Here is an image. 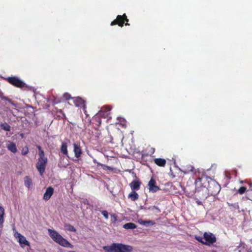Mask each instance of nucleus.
Instances as JSON below:
<instances>
[{"mask_svg":"<svg viewBox=\"0 0 252 252\" xmlns=\"http://www.w3.org/2000/svg\"><path fill=\"white\" fill-rule=\"evenodd\" d=\"M128 198L131 201H135L139 198V195L135 191H132L128 195Z\"/></svg>","mask_w":252,"mask_h":252,"instance_id":"6ab92c4d","label":"nucleus"},{"mask_svg":"<svg viewBox=\"0 0 252 252\" xmlns=\"http://www.w3.org/2000/svg\"><path fill=\"white\" fill-rule=\"evenodd\" d=\"M5 80L15 87L21 89L27 87L26 84L17 76H9L5 78Z\"/></svg>","mask_w":252,"mask_h":252,"instance_id":"20e7f679","label":"nucleus"},{"mask_svg":"<svg viewBox=\"0 0 252 252\" xmlns=\"http://www.w3.org/2000/svg\"><path fill=\"white\" fill-rule=\"evenodd\" d=\"M149 209H151V210L155 209V210H156L157 213H160L161 212L160 210L158 208V207L157 206H151L149 208Z\"/></svg>","mask_w":252,"mask_h":252,"instance_id":"72a5a7b5","label":"nucleus"},{"mask_svg":"<svg viewBox=\"0 0 252 252\" xmlns=\"http://www.w3.org/2000/svg\"><path fill=\"white\" fill-rule=\"evenodd\" d=\"M213 252H216V251H213Z\"/></svg>","mask_w":252,"mask_h":252,"instance_id":"a19ab883","label":"nucleus"},{"mask_svg":"<svg viewBox=\"0 0 252 252\" xmlns=\"http://www.w3.org/2000/svg\"><path fill=\"white\" fill-rule=\"evenodd\" d=\"M141 224L148 226L149 224L153 225L154 224V222H153L152 220H142L140 222Z\"/></svg>","mask_w":252,"mask_h":252,"instance_id":"bb28decb","label":"nucleus"},{"mask_svg":"<svg viewBox=\"0 0 252 252\" xmlns=\"http://www.w3.org/2000/svg\"><path fill=\"white\" fill-rule=\"evenodd\" d=\"M202 178L201 177H198L195 181V184L196 186L199 187H201L202 186L201 181H202Z\"/></svg>","mask_w":252,"mask_h":252,"instance_id":"a878e982","label":"nucleus"},{"mask_svg":"<svg viewBox=\"0 0 252 252\" xmlns=\"http://www.w3.org/2000/svg\"><path fill=\"white\" fill-rule=\"evenodd\" d=\"M141 184V182L139 180H135L129 184V186L131 190L136 191L140 189Z\"/></svg>","mask_w":252,"mask_h":252,"instance_id":"f8f14e48","label":"nucleus"},{"mask_svg":"<svg viewBox=\"0 0 252 252\" xmlns=\"http://www.w3.org/2000/svg\"><path fill=\"white\" fill-rule=\"evenodd\" d=\"M48 231L49 236L55 242L63 247L73 248V246L57 231L51 229H48Z\"/></svg>","mask_w":252,"mask_h":252,"instance_id":"7ed1b4c3","label":"nucleus"},{"mask_svg":"<svg viewBox=\"0 0 252 252\" xmlns=\"http://www.w3.org/2000/svg\"><path fill=\"white\" fill-rule=\"evenodd\" d=\"M154 162L157 165L160 167H164L166 163V160L161 158H155Z\"/></svg>","mask_w":252,"mask_h":252,"instance_id":"a211bd4d","label":"nucleus"},{"mask_svg":"<svg viewBox=\"0 0 252 252\" xmlns=\"http://www.w3.org/2000/svg\"><path fill=\"white\" fill-rule=\"evenodd\" d=\"M247 190V188L245 187H241L238 190L237 193L240 194H244Z\"/></svg>","mask_w":252,"mask_h":252,"instance_id":"cd10ccee","label":"nucleus"},{"mask_svg":"<svg viewBox=\"0 0 252 252\" xmlns=\"http://www.w3.org/2000/svg\"><path fill=\"white\" fill-rule=\"evenodd\" d=\"M63 97L66 100H68L71 98L72 99V98H73V97H71V95L67 93H65L63 94Z\"/></svg>","mask_w":252,"mask_h":252,"instance_id":"c85d7f7f","label":"nucleus"},{"mask_svg":"<svg viewBox=\"0 0 252 252\" xmlns=\"http://www.w3.org/2000/svg\"><path fill=\"white\" fill-rule=\"evenodd\" d=\"M14 237L17 239L18 242L19 243L22 247L25 246H30V243L27 241L23 235L18 232H16L14 234Z\"/></svg>","mask_w":252,"mask_h":252,"instance_id":"1a4fd4ad","label":"nucleus"},{"mask_svg":"<svg viewBox=\"0 0 252 252\" xmlns=\"http://www.w3.org/2000/svg\"><path fill=\"white\" fill-rule=\"evenodd\" d=\"M111 221L113 223H115L117 220V216L116 214H113L111 215Z\"/></svg>","mask_w":252,"mask_h":252,"instance_id":"7c9ffc66","label":"nucleus"},{"mask_svg":"<svg viewBox=\"0 0 252 252\" xmlns=\"http://www.w3.org/2000/svg\"><path fill=\"white\" fill-rule=\"evenodd\" d=\"M156 182L155 180L152 178L149 181L148 186V189L150 192H156L157 191L160 190V188L158 186L156 185Z\"/></svg>","mask_w":252,"mask_h":252,"instance_id":"9d476101","label":"nucleus"},{"mask_svg":"<svg viewBox=\"0 0 252 252\" xmlns=\"http://www.w3.org/2000/svg\"><path fill=\"white\" fill-rule=\"evenodd\" d=\"M61 152L63 155L68 157V153L67 151V145L65 142H63L61 147Z\"/></svg>","mask_w":252,"mask_h":252,"instance_id":"aec40b11","label":"nucleus"},{"mask_svg":"<svg viewBox=\"0 0 252 252\" xmlns=\"http://www.w3.org/2000/svg\"><path fill=\"white\" fill-rule=\"evenodd\" d=\"M4 215V208L0 206V215Z\"/></svg>","mask_w":252,"mask_h":252,"instance_id":"58836bf2","label":"nucleus"},{"mask_svg":"<svg viewBox=\"0 0 252 252\" xmlns=\"http://www.w3.org/2000/svg\"><path fill=\"white\" fill-rule=\"evenodd\" d=\"M74 105L77 107H82L84 113L87 115L86 110V105L85 101L82 98L79 97L72 98Z\"/></svg>","mask_w":252,"mask_h":252,"instance_id":"6e6552de","label":"nucleus"},{"mask_svg":"<svg viewBox=\"0 0 252 252\" xmlns=\"http://www.w3.org/2000/svg\"><path fill=\"white\" fill-rule=\"evenodd\" d=\"M189 168V170L188 171H190L191 172H195V168H194V167L192 166H190L188 167Z\"/></svg>","mask_w":252,"mask_h":252,"instance_id":"4c0bfd02","label":"nucleus"},{"mask_svg":"<svg viewBox=\"0 0 252 252\" xmlns=\"http://www.w3.org/2000/svg\"><path fill=\"white\" fill-rule=\"evenodd\" d=\"M57 117L60 119H66V116L62 110H58L57 111Z\"/></svg>","mask_w":252,"mask_h":252,"instance_id":"393cba45","label":"nucleus"},{"mask_svg":"<svg viewBox=\"0 0 252 252\" xmlns=\"http://www.w3.org/2000/svg\"><path fill=\"white\" fill-rule=\"evenodd\" d=\"M228 205L229 206L233 207V208H234L235 209H239V204L238 203H236L234 204H228Z\"/></svg>","mask_w":252,"mask_h":252,"instance_id":"f704fd0d","label":"nucleus"},{"mask_svg":"<svg viewBox=\"0 0 252 252\" xmlns=\"http://www.w3.org/2000/svg\"><path fill=\"white\" fill-rule=\"evenodd\" d=\"M110 109L108 110H103L101 109L97 114H100V117L102 118H107L108 115H109L110 113Z\"/></svg>","mask_w":252,"mask_h":252,"instance_id":"412c9836","label":"nucleus"},{"mask_svg":"<svg viewBox=\"0 0 252 252\" xmlns=\"http://www.w3.org/2000/svg\"><path fill=\"white\" fill-rule=\"evenodd\" d=\"M24 185L29 189H31L32 186V179L28 176H26L24 179Z\"/></svg>","mask_w":252,"mask_h":252,"instance_id":"f3484780","label":"nucleus"},{"mask_svg":"<svg viewBox=\"0 0 252 252\" xmlns=\"http://www.w3.org/2000/svg\"><path fill=\"white\" fill-rule=\"evenodd\" d=\"M148 149H149V154H147V153H140L139 152V153L140 154L141 156V159L142 160H144V161H145V158L147 157H148L149 155H152V154H153L155 152V148H153V147H149L148 148Z\"/></svg>","mask_w":252,"mask_h":252,"instance_id":"2eb2a0df","label":"nucleus"},{"mask_svg":"<svg viewBox=\"0 0 252 252\" xmlns=\"http://www.w3.org/2000/svg\"><path fill=\"white\" fill-rule=\"evenodd\" d=\"M106 252H132L133 247L130 245L114 243L109 246L103 247Z\"/></svg>","mask_w":252,"mask_h":252,"instance_id":"f257e3e1","label":"nucleus"},{"mask_svg":"<svg viewBox=\"0 0 252 252\" xmlns=\"http://www.w3.org/2000/svg\"><path fill=\"white\" fill-rule=\"evenodd\" d=\"M93 161H94V163L97 164V166H105V167H107L108 169L110 168V167H109V166H105V165H103V164H101L100 163L97 162L96 159H94Z\"/></svg>","mask_w":252,"mask_h":252,"instance_id":"e433bc0d","label":"nucleus"},{"mask_svg":"<svg viewBox=\"0 0 252 252\" xmlns=\"http://www.w3.org/2000/svg\"><path fill=\"white\" fill-rule=\"evenodd\" d=\"M136 227L137 225L132 222H128L123 225V228L126 229H133Z\"/></svg>","mask_w":252,"mask_h":252,"instance_id":"4be33fe9","label":"nucleus"},{"mask_svg":"<svg viewBox=\"0 0 252 252\" xmlns=\"http://www.w3.org/2000/svg\"><path fill=\"white\" fill-rule=\"evenodd\" d=\"M0 126L1 129L6 131H10L11 130V126L7 123L1 124Z\"/></svg>","mask_w":252,"mask_h":252,"instance_id":"5701e85b","label":"nucleus"},{"mask_svg":"<svg viewBox=\"0 0 252 252\" xmlns=\"http://www.w3.org/2000/svg\"><path fill=\"white\" fill-rule=\"evenodd\" d=\"M38 150V158L37 163H36V168L41 176L43 175L45 172V168L48 163V159L45 156L44 152L42 150L41 147L39 145L37 146Z\"/></svg>","mask_w":252,"mask_h":252,"instance_id":"f03ea898","label":"nucleus"},{"mask_svg":"<svg viewBox=\"0 0 252 252\" xmlns=\"http://www.w3.org/2000/svg\"><path fill=\"white\" fill-rule=\"evenodd\" d=\"M195 239L199 242L204 245V241L203 240V238L199 236H195Z\"/></svg>","mask_w":252,"mask_h":252,"instance_id":"2f4dec72","label":"nucleus"},{"mask_svg":"<svg viewBox=\"0 0 252 252\" xmlns=\"http://www.w3.org/2000/svg\"><path fill=\"white\" fill-rule=\"evenodd\" d=\"M197 203L198 204V205H200L201 204V201H197Z\"/></svg>","mask_w":252,"mask_h":252,"instance_id":"ea45409f","label":"nucleus"},{"mask_svg":"<svg viewBox=\"0 0 252 252\" xmlns=\"http://www.w3.org/2000/svg\"><path fill=\"white\" fill-rule=\"evenodd\" d=\"M29 153V148L27 146H25L23 148L21 154L22 155H26Z\"/></svg>","mask_w":252,"mask_h":252,"instance_id":"c756f323","label":"nucleus"},{"mask_svg":"<svg viewBox=\"0 0 252 252\" xmlns=\"http://www.w3.org/2000/svg\"><path fill=\"white\" fill-rule=\"evenodd\" d=\"M64 226L65 229L69 231L74 232L76 231V228L73 225H71L70 224L65 223V224H64Z\"/></svg>","mask_w":252,"mask_h":252,"instance_id":"b1692460","label":"nucleus"},{"mask_svg":"<svg viewBox=\"0 0 252 252\" xmlns=\"http://www.w3.org/2000/svg\"><path fill=\"white\" fill-rule=\"evenodd\" d=\"M53 193L54 189L52 187H49L47 188L46 189L45 192L44 193L43 199L45 201L49 200L52 195L53 194Z\"/></svg>","mask_w":252,"mask_h":252,"instance_id":"ddd939ff","label":"nucleus"},{"mask_svg":"<svg viewBox=\"0 0 252 252\" xmlns=\"http://www.w3.org/2000/svg\"><path fill=\"white\" fill-rule=\"evenodd\" d=\"M4 215H0V228H2L3 227V223L4 222Z\"/></svg>","mask_w":252,"mask_h":252,"instance_id":"473e14b6","label":"nucleus"},{"mask_svg":"<svg viewBox=\"0 0 252 252\" xmlns=\"http://www.w3.org/2000/svg\"><path fill=\"white\" fill-rule=\"evenodd\" d=\"M6 147L11 152L15 154L17 152V149L16 144L13 142H9Z\"/></svg>","mask_w":252,"mask_h":252,"instance_id":"dca6fc26","label":"nucleus"},{"mask_svg":"<svg viewBox=\"0 0 252 252\" xmlns=\"http://www.w3.org/2000/svg\"><path fill=\"white\" fill-rule=\"evenodd\" d=\"M100 114H95L93 118L92 123L99 127L101 125V118L100 117Z\"/></svg>","mask_w":252,"mask_h":252,"instance_id":"4468645a","label":"nucleus"},{"mask_svg":"<svg viewBox=\"0 0 252 252\" xmlns=\"http://www.w3.org/2000/svg\"><path fill=\"white\" fill-rule=\"evenodd\" d=\"M128 19L126 14H124L123 15H118L115 20L113 21L111 24V26H114L118 25L119 26L122 27L125 23L126 26H129V24L128 23Z\"/></svg>","mask_w":252,"mask_h":252,"instance_id":"39448f33","label":"nucleus"},{"mask_svg":"<svg viewBox=\"0 0 252 252\" xmlns=\"http://www.w3.org/2000/svg\"><path fill=\"white\" fill-rule=\"evenodd\" d=\"M207 189L209 193L211 195L214 196L217 195L220 192V187L217 183L213 181L212 183L209 184Z\"/></svg>","mask_w":252,"mask_h":252,"instance_id":"0eeeda50","label":"nucleus"},{"mask_svg":"<svg viewBox=\"0 0 252 252\" xmlns=\"http://www.w3.org/2000/svg\"><path fill=\"white\" fill-rule=\"evenodd\" d=\"M203 237L205 239L204 245L206 246H211L215 243L217 239L214 234L211 232H205L203 234Z\"/></svg>","mask_w":252,"mask_h":252,"instance_id":"423d86ee","label":"nucleus"},{"mask_svg":"<svg viewBox=\"0 0 252 252\" xmlns=\"http://www.w3.org/2000/svg\"><path fill=\"white\" fill-rule=\"evenodd\" d=\"M73 152L74 153L75 157L79 158L81 157V156L82 154V149L80 145L76 144L75 143H73Z\"/></svg>","mask_w":252,"mask_h":252,"instance_id":"9b49d317","label":"nucleus"},{"mask_svg":"<svg viewBox=\"0 0 252 252\" xmlns=\"http://www.w3.org/2000/svg\"><path fill=\"white\" fill-rule=\"evenodd\" d=\"M102 215L104 216V217L106 219H108V213L106 210H103L101 212Z\"/></svg>","mask_w":252,"mask_h":252,"instance_id":"c9c22d12","label":"nucleus"}]
</instances>
